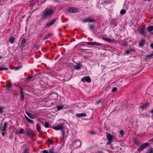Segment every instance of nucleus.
Returning <instances> with one entry per match:
<instances>
[{
	"mask_svg": "<svg viewBox=\"0 0 153 153\" xmlns=\"http://www.w3.org/2000/svg\"><path fill=\"white\" fill-rule=\"evenodd\" d=\"M51 35V34H48L45 36H43L42 38V39L43 40H45L49 38Z\"/></svg>",
	"mask_w": 153,
	"mask_h": 153,
	"instance_id": "obj_20",
	"label": "nucleus"
},
{
	"mask_svg": "<svg viewBox=\"0 0 153 153\" xmlns=\"http://www.w3.org/2000/svg\"><path fill=\"white\" fill-rule=\"evenodd\" d=\"M67 11L72 13H76L78 11V9L76 7H70L67 8Z\"/></svg>",
	"mask_w": 153,
	"mask_h": 153,
	"instance_id": "obj_4",
	"label": "nucleus"
},
{
	"mask_svg": "<svg viewBox=\"0 0 153 153\" xmlns=\"http://www.w3.org/2000/svg\"><path fill=\"white\" fill-rule=\"evenodd\" d=\"M86 114L85 113H78L76 114V116L78 117H85L86 116Z\"/></svg>",
	"mask_w": 153,
	"mask_h": 153,
	"instance_id": "obj_17",
	"label": "nucleus"
},
{
	"mask_svg": "<svg viewBox=\"0 0 153 153\" xmlns=\"http://www.w3.org/2000/svg\"><path fill=\"white\" fill-rule=\"evenodd\" d=\"M39 47V46H36V48H37V49L38 48V47Z\"/></svg>",
	"mask_w": 153,
	"mask_h": 153,
	"instance_id": "obj_55",
	"label": "nucleus"
},
{
	"mask_svg": "<svg viewBox=\"0 0 153 153\" xmlns=\"http://www.w3.org/2000/svg\"><path fill=\"white\" fill-rule=\"evenodd\" d=\"M42 152L43 153H48V152L47 150H43Z\"/></svg>",
	"mask_w": 153,
	"mask_h": 153,
	"instance_id": "obj_49",
	"label": "nucleus"
},
{
	"mask_svg": "<svg viewBox=\"0 0 153 153\" xmlns=\"http://www.w3.org/2000/svg\"><path fill=\"white\" fill-rule=\"evenodd\" d=\"M7 127V123L6 122H5L4 123V127L3 129H1V131L5 132L6 131V129Z\"/></svg>",
	"mask_w": 153,
	"mask_h": 153,
	"instance_id": "obj_22",
	"label": "nucleus"
},
{
	"mask_svg": "<svg viewBox=\"0 0 153 153\" xmlns=\"http://www.w3.org/2000/svg\"><path fill=\"white\" fill-rule=\"evenodd\" d=\"M150 144L148 143H144L141 145L137 149V151L139 152H141L144 149L146 148L147 147L149 146Z\"/></svg>",
	"mask_w": 153,
	"mask_h": 153,
	"instance_id": "obj_2",
	"label": "nucleus"
},
{
	"mask_svg": "<svg viewBox=\"0 0 153 153\" xmlns=\"http://www.w3.org/2000/svg\"><path fill=\"white\" fill-rule=\"evenodd\" d=\"M105 101V100L104 99L102 98L97 101L96 102V104H99L100 103H103Z\"/></svg>",
	"mask_w": 153,
	"mask_h": 153,
	"instance_id": "obj_24",
	"label": "nucleus"
},
{
	"mask_svg": "<svg viewBox=\"0 0 153 153\" xmlns=\"http://www.w3.org/2000/svg\"><path fill=\"white\" fill-rule=\"evenodd\" d=\"M144 0L145 1H150V0Z\"/></svg>",
	"mask_w": 153,
	"mask_h": 153,
	"instance_id": "obj_57",
	"label": "nucleus"
},
{
	"mask_svg": "<svg viewBox=\"0 0 153 153\" xmlns=\"http://www.w3.org/2000/svg\"><path fill=\"white\" fill-rule=\"evenodd\" d=\"M91 134H94V132L93 131H91Z\"/></svg>",
	"mask_w": 153,
	"mask_h": 153,
	"instance_id": "obj_54",
	"label": "nucleus"
},
{
	"mask_svg": "<svg viewBox=\"0 0 153 153\" xmlns=\"http://www.w3.org/2000/svg\"><path fill=\"white\" fill-rule=\"evenodd\" d=\"M103 39L104 40L107 42H111L112 41V40L111 39L108 38H107L106 37H103Z\"/></svg>",
	"mask_w": 153,
	"mask_h": 153,
	"instance_id": "obj_27",
	"label": "nucleus"
},
{
	"mask_svg": "<svg viewBox=\"0 0 153 153\" xmlns=\"http://www.w3.org/2000/svg\"><path fill=\"white\" fill-rule=\"evenodd\" d=\"M8 68L4 67H1L0 68V70L1 71L6 70H8Z\"/></svg>",
	"mask_w": 153,
	"mask_h": 153,
	"instance_id": "obj_41",
	"label": "nucleus"
},
{
	"mask_svg": "<svg viewBox=\"0 0 153 153\" xmlns=\"http://www.w3.org/2000/svg\"><path fill=\"white\" fill-rule=\"evenodd\" d=\"M35 0H30V1L32 2L34 1Z\"/></svg>",
	"mask_w": 153,
	"mask_h": 153,
	"instance_id": "obj_56",
	"label": "nucleus"
},
{
	"mask_svg": "<svg viewBox=\"0 0 153 153\" xmlns=\"http://www.w3.org/2000/svg\"><path fill=\"white\" fill-rule=\"evenodd\" d=\"M5 132H4L3 131V132L2 133V135L3 136V137H4V135L6 133H5Z\"/></svg>",
	"mask_w": 153,
	"mask_h": 153,
	"instance_id": "obj_50",
	"label": "nucleus"
},
{
	"mask_svg": "<svg viewBox=\"0 0 153 153\" xmlns=\"http://www.w3.org/2000/svg\"><path fill=\"white\" fill-rule=\"evenodd\" d=\"M36 128L38 132H39L41 131V127L39 123H38L36 125Z\"/></svg>",
	"mask_w": 153,
	"mask_h": 153,
	"instance_id": "obj_23",
	"label": "nucleus"
},
{
	"mask_svg": "<svg viewBox=\"0 0 153 153\" xmlns=\"http://www.w3.org/2000/svg\"><path fill=\"white\" fill-rule=\"evenodd\" d=\"M151 112L153 114V109L152 110H151Z\"/></svg>",
	"mask_w": 153,
	"mask_h": 153,
	"instance_id": "obj_53",
	"label": "nucleus"
},
{
	"mask_svg": "<svg viewBox=\"0 0 153 153\" xmlns=\"http://www.w3.org/2000/svg\"><path fill=\"white\" fill-rule=\"evenodd\" d=\"M73 145L76 148H78L81 146L82 143L81 141L79 140H77L75 142L73 143Z\"/></svg>",
	"mask_w": 153,
	"mask_h": 153,
	"instance_id": "obj_7",
	"label": "nucleus"
},
{
	"mask_svg": "<svg viewBox=\"0 0 153 153\" xmlns=\"http://www.w3.org/2000/svg\"><path fill=\"white\" fill-rule=\"evenodd\" d=\"M62 136L63 137V140H64L65 137V132L63 131L62 130H61Z\"/></svg>",
	"mask_w": 153,
	"mask_h": 153,
	"instance_id": "obj_39",
	"label": "nucleus"
},
{
	"mask_svg": "<svg viewBox=\"0 0 153 153\" xmlns=\"http://www.w3.org/2000/svg\"><path fill=\"white\" fill-rule=\"evenodd\" d=\"M117 90V87H114L112 90V91L114 92L116 91Z\"/></svg>",
	"mask_w": 153,
	"mask_h": 153,
	"instance_id": "obj_46",
	"label": "nucleus"
},
{
	"mask_svg": "<svg viewBox=\"0 0 153 153\" xmlns=\"http://www.w3.org/2000/svg\"><path fill=\"white\" fill-rule=\"evenodd\" d=\"M25 133V130L22 128L20 129L19 131H16V133L17 134H23Z\"/></svg>",
	"mask_w": 153,
	"mask_h": 153,
	"instance_id": "obj_15",
	"label": "nucleus"
},
{
	"mask_svg": "<svg viewBox=\"0 0 153 153\" xmlns=\"http://www.w3.org/2000/svg\"><path fill=\"white\" fill-rule=\"evenodd\" d=\"M139 32L140 34L142 35H143L145 33L144 29L142 28L139 30Z\"/></svg>",
	"mask_w": 153,
	"mask_h": 153,
	"instance_id": "obj_29",
	"label": "nucleus"
},
{
	"mask_svg": "<svg viewBox=\"0 0 153 153\" xmlns=\"http://www.w3.org/2000/svg\"><path fill=\"white\" fill-rule=\"evenodd\" d=\"M2 58V56H0V59H1Z\"/></svg>",
	"mask_w": 153,
	"mask_h": 153,
	"instance_id": "obj_58",
	"label": "nucleus"
},
{
	"mask_svg": "<svg viewBox=\"0 0 153 153\" xmlns=\"http://www.w3.org/2000/svg\"><path fill=\"white\" fill-rule=\"evenodd\" d=\"M147 29L149 32L153 31V26H148L147 27Z\"/></svg>",
	"mask_w": 153,
	"mask_h": 153,
	"instance_id": "obj_25",
	"label": "nucleus"
},
{
	"mask_svg": "<svg viewBox=\"0 0 153 153\" xmlns=\"http://www.w3.org/2000/svg\"><path fill=\"white\" fill-rule=\"evenodd\" d=\"M4 108L3 106H0V113L2 114L4 112Z\"/></svg>",
	"mask_w": 153,
	"mask_h": 153,
	"instance_id": "obj_36",
	"label": "nucleus"
},
{
	"mask_svg": "<svg viewBox=\"0 0 153 153\" xmlns=\"http://www.w3.org/2000/svg\"><path fill=\"white\" fill-rule=\"evenodd\" d=\"M15 39L11 37L10 39V41L11 43H13Z\"/></svg>",
	"mask_w": 153,
	"mask_h": 153,
	"instance_id": "obj_40",
	"label": "nucleus"
},
{
	"mask_svg": "<svg viewBox=\"0 0 153 153\" xmlns=\"http://www.w3.org/2000/svg\"><path fill=\"white\" fill-rule=\"evenodd\" d=\"M55 153H58V152H56Z\"/></svg>",
	"mask_w": 153,
	"mask_h": 153,
	"instance_id": "obj_60",
	"label": "nucleus"
},
{
	"mask_svg": "<svg viewBox=\"0 0 153 153\" xmlns=\"http://www.w3.org/2000/svg\"><path fill=\"white\" fill-rule=\"evenodd\" d=\"M126 13V10L124 9H122L120 11V13L121 14H124Z\"/></svg>",
	"mask_w": 153,
	"mask_h": 153,
	"instance_id": "obj_31",
	"label": "nucleus"
},
{
	"mask_svg": "<svg viewBox=\"0 0 153 153\" xmlns=\"http://www.w3.org/2000/svg\"><path fill=\"white\" fill-rule=\"evenodd\" d=\"M32 78V77L31 76H30L29 77H28L25 79V82L27 81L28 80H30Z\"/></svg>",
	"mask_w": 153,
	"mask_h": 153,
	"instance_id": "obj_44",
	"label": "nucleus"
},
{
	"mask_svg": "<svg viewBox=\"0 0 153 153\" xmlns=\"http://www.w3.org/2000/svg\"><path fill=\"white\" fill-rule=\"evenodd\" d=\"M77 65L74 66V69L77 70H79L81 69L82 65L80 63H76Z\"/></svg>",
	"mask_w": 153,
	"mask_h": 153,
	"instance_id": "obj_14",
	"label": "nucleus"
},
{
	"mask_svg": "<svg viewBox=\"0 0 153 153\" xmlns=\"http://www.w3.org/2000/svg\"><path fill=\"white\" fill-rule=\"evenodd\" d=\"M152 56H153V53H152L150 54L147 55L146 56V57L147 58L149 59L151 58Z\"/></svg>",
	"mask_w": 153,
	"mask_h": 153,
	"instance_id": "obj_35",
	"label": "nucleus"
},
{
	"mask_svg": "<svg viewBox=\"0 0 153 153\" xmlns=\"http://www.w3.org/2000/svg\"><path fill=\"white\" fill-rule=\"evenodd\" d=\"M57 19V18H56L52 20L49 23L46 24V27H50L53 25L56 22Z\"/></svg>",
	"mask_w": 153,
	"mask_h": 153,
	"instance_id": "obj_10",
	"label": "nucleus"
},
{
	"mask_svg": "<svg viewBox=\"0 0 153 153\" xmlns=\"http://www.w3.org/2000/svg\"><path fill=\"white\" fill-rule=\"evenodd\" d=\"M150 47L153 49V43H152L150 45Z\"/></svg>",
	"mask_w": 153,
	"mask_h": 153,
	"instance_id": "obj_51",
	"label": "nucleus"
},
{
	"mask_svg": "<svg viewBox=\"0 0 153 153\" xmlns=\"http://www.w3.org/2000/svg\"><path fill=\"white\" fill-rule=\"evenodd\" d=\"M145 43V41L144 39H142L139 43V46L140 47L143 46Z\"/></svg>",
	"mask_w": 153,
	"mask_h": 153,
	"instance_id": "obj_21",
	"label": "nucleus"
},
{
	"mask_svg": "<svg viewBox=\"0 0 153 153\" xmlns=\"http://www.w3.org/2000/svg\"><path fill=\"white\" fill-rule=\"evenodd\" d=\"M82 22L84 23H86L87 22H89V23H91L92 22H96V20L92 18L89 17L83 20Z\"/></svg>",
	"mask_w": 153,
	"mask_h": 153,
	"instance_id": "obj_6",
	"label": "nucleus"
},
{
	"mask_svg": "<svg viewBox=\"0 0 153 153\" xmlns=\"http://www.w3.org/2000/svg\"><path fill=\"white\" fill-rule=\"evenodd\" d=\"M129 51L130 52V53H133V52H135V49L134 48H130L129 50Z\"/></svg>",
	"mask_w": 153,
	"mask_h": 153,
	"instance_id": "obj_37",
	"label": "nucleus"
},
{
	"mask_svg": "<svg viewBox=\"0 0 153 153\" xmlns=\"http://www.w3.org/2000/svg\"><path fill=\"white\" fill-rule=\"evenodd\" d=\"M58 110H60L63 108V106L58 105L57 106Z\"/></svg>",
	"mask_w": 153,
	"mask_h": 153,
	"instance_id": "obj_43",
	"label": "nucleus"
},
{
	"mask_svg": "<svg viewBox=\"0 0 153 153\" xmlns=\"http://www.w3.org/2000/svg\"><path fill=\"white\" fill-rule=\"evenodd\" d=\"M152 34H153V32L152 33Z\"/></svg>",
	"mask_w": 153,
	"mask_h": 153,
	"instance_id": "obj_61",
	"label": "nucleus"
},
{
	"mask_svg": "<svg viewBox=\"0 0 153 153\" xmlns=\"http://www.w3.org/2000/svg\"><path fill=\"white\" fill-rule=\"evenodd\" d=\"M53 13L54 11L53 9L48 10L43 12L42 15V19H46Z\"/></svg>",
	"mask_w": 153,
	"mask_h": 153,
	"instance_id": "obj_1",
	"label": "nucleus"
},
{
	"mask_svg": "<svg viewBox=\"0 0 153 153\" xmlns=\"http://www.w3.org/2000/svg\"><path fill=\"white\" fill-rule=\"evenodd\" d=\"M49 123L48 122H45L44 124V126L45 128H48L49 127Z\"/></svg>",
	"mask_w": 153,
	"mask_h": 153,
	"instance_id": "obj_34",
	"label": "nucleus"
},
{
	"mask_svg": "<svg viewBox=\"0 0 153 153\" xmlns=\"http://www.w3.org/2000/svg\"><path fill=\"white\" fill-rule=\"evenodd\" d=\"M27 135L29 137H32L34 136L33 131L30 128H27L26 130Z\"/></svg>",
	"mask_w": 153,
	"mask_h": 153,
	"instance_id": "obj_5",
	"label": "nucleus"
},
{
	"mask_svg": "<svg viewBox=\"0 0 153 153\" xmlns=\"http://www.w3.org/2000/svg\"><path fill=\"white\" fill-rule=\"evenodd\" d=\"M48 141L51 144H53V142L52 140L50 139L49 138L48 139Z\"/></svg>",
	"mask_w": 153,
	"mask_h": 153,
	"instance_id": "obj_42",
	"label": "nucleus"
},
{
	"mask_svg": "<svg viewBox=\"0 0 153 153\" xmlns=\"http://www.w3.org/2000/svg\"><path fill=\"white\" fill-rule=\"evenodd\" d=\"M125 53L127 55L129 53H130L129 51V50H126L125 51Z\"/></svg>",
	"mask_w": 153,
	"mask_h": 153,
	"instance_id": "obj_48",
	"label": "nucleus"
},
{
	"mask_svg": "<svg viewBox=\"0 0 153 153\" xmlns=\"http://www.w3.org/2000/svg\"><path fill=\"white\" fill-rule=\"evenodd\" d=\"M20 100L22 101H23L24 99V93L23 91V89L22 88H20Z\"/></svg>",
	"mask_w": 153,
	"mask_h": 153,
	"instance_id": "obj_12",
	"label": "nucleus"
},
{
	"mask_svg": "<svg viewBox=\"0 0 153 153\" xmlns=\"http://www.w3.org/2000/svg\"><path fill=\"white\" fill-rule=\"evenodd\" d=\"M12 84H9L6 85V90L7 91H11L12 90L11 88L12 87Z\"/></svg>",
	"mask_w": 153,
	"mask_h": 153,
	"instance_id": "obj_19",
	"label": "nucleus"
},
{
	"mask_svg": "<svg viewBox=\"0 0 153 153\" xmlns=\"http://www.w3.org/2000/svg\"><path fill=\"white\" fill-rule=\"evenodd\" d=\"M149 105V103L146 102L145 104L143 105L142 106H140L139 107L143 110L147 108Z\"/></svg>",
	"mask_w": 153,
	"mask_h": 153,
	"instance_id": "obj_18",
	"label": "nucleus"
},
{
	"mask_svg": "<svg viewBox=\"0 0 153 153\" xmlns=\"http://www.w3.org/2000/svg\"><path fill=\"white\" fill-rule=\"evenodd\" d=\"M24 153H29L28 149L27 148H25L24 151Z\"/></svg>",
	"mask_w": 153,
	"mask_h": 153,
	"instance_id": "obj_45",
	"label": "nucleus"
},
{
	"mask_svg": "<svg viewBox=\"0 0 153 153\" xmlns=\"http://www.w3.org/2000/svg\"><path fill=\"white\" fill-rule=\"evenodd\" d=\"M89 27L90 30H92L94 29L95 27V25H89Z\"/></svg>",
	"mask_w": 153,
	"mask_h": 153,
	"instance_id": "obj_26",
	"label": "nucleus"
},
{
	"mask_svg": "<svg viewBox=\"0 0 153 153\" xmlns=\"http://www.w3.org/2000/svg\"><path fill=\"white\" fill-rule=\"evenodd\" d=\"M120 134L122 135L123 136L124 135V131L123 130H120Z\"/></svg>",
	"mask_w": 153,
	"mask_h": 153,
	"instance_id": "obj_47",
	"label": "nucleus"
},
{
	"mask_svg": "<svg viewBox=\"0 0 153 153\" xmlns=\"http://www.w3.org/2000/svg\"><path fill=\"white\" fill-rule=\"evenodd\" d=\"M63 127V124L62 123H60L58 125L54 127L53 128L55 130H58L60 129L62 130Z\"/></svg>",
	"mask_w": 153,
	"mask_h": 153,
	"instance_id": "obj_9",
	"label": "nucleus"
},
{
	"mask_svg": "<svg viewBox=\"0 0 153 153\" xmlns=\"http://www.w3.org/2000/svg\"><path fill=\"white\" fill-rule=\"evenodd\" d=\"M61 140H62L63 141V140H63V138H62Z\"/></svg>",
	"mask_w": 153,
	"mask_h": 153,
	"instance_id": "obj_59",
	"label": "nucleus"
},
{
	"mask_svg": "<svg viewBox=\"0 0 153 153\" xmlns=\"http://www.w3.org/2000/svg\"><path fill=\"white\" fill-rule=\"evenodd\" d=\"M26 43V40L25 38H23L21 42V43L22 46H24L25 44Z\"/></svg>",
	"mask_w": 153,
	"mask_h": 153,
	"instance_id": "obj_28",
	"label": "nucleus"
},
{
	"mask_svg": "<svg viewBox=\"0 0 153 153\" xmlns=\"http://www.w3.org/2000/svg\"><path fill=\"white\" fill-rule=\"evenodd\" d=\"M135 143L137 145H139L140 144V142L137 140H134Z\"/></svg>",
	"mask_w": 153,
	"mask_h": 153,
	"instance_id": "obj_38",
	"label": "nucleus"
},
{
	"mask_svg": "<svg viewBox=\"0 0 153 153\" xmlns=\"http://www.w3.org/2000/svg\"><path fill=\"white\" fill-rule=\"evenodd\" d=\"M81 81L82 82H90L91 81V79L89 76H85L82 78Z\"/></svg>",
	"mask_w": 153,
	"mask_h": 153,
	"instance_id": "obj_8",
	"label": "nucleus"
},
{
	"mask_svg": "<svg viewBox=\"0 0 153 153\" xmlns=\"http://www.w3.org/2000/svg\"><path fill=\"white\" fill-rule=\"evenodd\" d=\"M87 44L89 45H92L93 46L97 45L98 46H100L101 45L100 43L98 42H88Z\"/></svg>",
	"mask_w": 153,
	"mask_h": 153,
	"instance_id": "obj_11",
	"label": "nucleus"
},
{
	"mask_svg": "<svg viewBox=\"0 0 153 153\" xmlns=\"http://www.w3.org/2000/svg\"><path fill=\"white\" fill-rule=\"evenodd\" d=\"M22 68V67L21 66H18L15 67L13 68V69L16 71H18L19 69H20Z\"/></svg>",
	"mask_w": 153,
	"mask_h": 153,
	"instance_id": "obj_33",
	"label": "nucleus"
},
{
	"mask_svg": "<svg viewBox=\"0 0 153 153\" xmlns=\"http://www.w3.org/2000/svg\"><path fill=\"white\" fill-rule=\"evenodd\" d=\"M146 153H153V148H151L148 149Z\"/></svg>",
	"mask_w": 153,
	"mask_h": 153,
	"instance_id": "obj_32",
	"label": "nucleus"
},
{
	"mask_svg": "<svg viewBox=\"0 0 153 153\" xmlns=\"http://www.w3.org/2000/svg\"><path fill=\"white\" fill-rule=\"evenodd\" d=\"M149 141L151 142H153V138L149 140Z\"/></svg>",
	"mask_w": 153,
	"mask_h": 153,
	"instance_id": "obj_52",
	"label": "nucleus"
},
{
	"mask_svg": "<svg viewBox=\"0 0 153 153\" xmlns=\"http://www.w3.org/2000/svg\"><path fill=\"white\" fill-rule=\"evenodd\" d=\"M48 153H54V149L53 147L49 149Z\"/></svg>",
	"mask_w": 153,
	"mask_h": 153,
	"instance_id": "obj_30",
	"label": "nucleus"
},
{
	"mask_svg": "<svg viewBox=\"0 0 153 153\" xmlns=\"http://www.w3.org/2000/svg\"><path fill=\"white\" fill-rule=\"evenodd\" d=\"M26 113L27 115L32 119H34L36 117V115H33L28 112H26Z\"/></svg>",
	"mask_w": 153,
	"mask_h": 153,
	"instance_id": "obj_13",
	"label": "nucleus"
},
{
	"mask_svg": "<svg viewBox=\"0 0 153 153\" xmlns=\"http://www.w3.org/2000/svg\"><path fill=\"white\" fill-rule=\"evenodd\" d=\"M25 117L26 119V120L31 124H33L34 123V121L30 119L28 117H27L26 115H25Z\"/></svg>",
	"mask_w": 153,
	"mask_h": 153,
	"instance_id": "obj_16",
	"label": "nucleus"
},
{
	"mask_svg": "<svg viewBox=\"0 0 153 153\" xmlns=\"http://www.w3.org/2000/svg\"><path fill=\"white\" fill-rule=\"evenodd\" d=\"M106 137L108 140V142L107 143V144L108 145H110L112 142L113 136L111 134L107 133L106 134Z\"/></svg>",
	"mask_w": 153,
	"mask_h": 153,
	"instance_id": "obj_3",
	"label": "nucleus"
}]
</instances>
